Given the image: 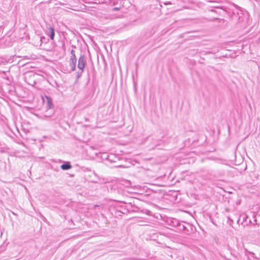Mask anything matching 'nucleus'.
I'll return each instance as SVG.
<instances>
[{
    "label": "nucleus",
    "mask_w": 260,
    "mask_h": 260,
    "mask_svg": "<svg viewBox=\"0 0 260 260\" xmlns=\"http://www.w3.org/2000/svg\"><path fill=\"white\" fill-rule=\"evenodd\" d=\"M70 67L71 68L72 71H74L76 70L77 59H70Z\"/></svg>",
    "instance_id": "obj_5"
},
{
    "label": "nucleus",
    "mask_w": 260,
    "mask_h": 260,
    "mask_svg": "<svg viewBox=\"0 0 260 260\" xmlns=\"http://www.w3.org/2000/svg\"><path fill=\"white\" fill-rule=\"evenodd\" d=\"M47 35L50 37L51 40H53L55 36L54 29L52 27H49L48 28Z\"/></svg>",
    "instance_id": "obj_2"
},
{
    "label": "nucleus",
    "mask_w": 260,
    "mask_h": 260,
    "mask_svg": "<svg viewBox=\"0 0 260 260\" xmlns=\"http://www.w3.org/2000/svg\"><path fill=\"white\" fill-rule=\"evenodd\" d=\"M86 63V57L84 54H81L78 59L77 67L79 69V71L77 72V78L78 79L81 76L84 71V69L85 68Z\"/></svg>",
    "instance_id": "obj_1"
},
{
    "label": "nucleus",
    "mask_w": 260,
    "mask_h": 260,
    "mask_svg": "<svg viewBox=\"0 0 260 260\" xmlns=\"http://www.w3.org/2000/svg\"><path fill=\"white\" fill-rule=\"evenodd\" d=\"M47 99V109H52L54 107V105L52 102V99L51 98L46 96Z\"/></svg>",
    "instance_id": "obj_4"
},
{
    "label": "nucleus",
    "mask_w": 260,
    "mask_h": 260,
    "mask_svg": "<svg viewBox=\"0 0 260 260\" xmlns=\"http://www.w3.org/2000/svg\"><path fill=\"white\" fill-rule=\"evenodd\" d=\"M165 5H171V3L169 2L165 3Z\"/></svg>",
    "instance_id": "obj_10"
},
{
    "label": "nucleus",
    "mask_w": 260,
    "mask_h": 260,
    "mask_svg": "<svg viewBox=\"0 0 260 260\" xmlns=\"http://www.w3.org/2000/svg\"><path fill=\"white\" fill-rule=\"evenodd\" d=\"M247 218V216H246L245 217H243V222L245 221Z\"/></svg>",
    "instance_id": "obj_11"
},
{
    "label": "nucleus",
    "mask_w": 260,
    "mask_h": 260,
    "mask_svg": "<svg viewBox=\"0 0 260 260\" xmlns=\"http://www.w3.org/2000/svg\"><path fill=\"white\" fill-rule=\"evenodd\" d=\"M46 39L44 37H41V38H40V41L42 43L43 42L46 43Z\"/></svg>",
    "instance_id": "obj_7"
},
{
    "label": "nucleus",
    "mask_w": 260,
    "mask_h": 260,
    "mask_svg": "<svg viewBox=\"0 0 260 260\" xmlns=\"http://www.w3.org/2000/svg\"><path fill=\"white\" fill-rule=\"evenodd\" d=\"M71 57H70V59H77L76 58V55H75V51L74 50H72L71 51Z\"/></svg>",
    "instance_id": "obj_6"
},
{
    "label": "nucleus",
    "mask_w": 260,
    "mask_h": 260,
    "mask_svg": "<svg viewBox=\"0 0 260 260\" xmlns=\"http://www.w3.org/2000/svg\"><path fill=\"white\" fill-rule=\"evenodd\" d=\"M72 166L70 164V162H66L64 164H63L61 165L60 168L62 170H68L72 168Z\"/></svg>",
    "instance_id": "obj_3"
},
{
    "label": "nucleus",
    "mask_w": 260,
    "mask_h": 260,
    "mask_svg": "<svg viewBox=\"0 0 260 260\" xmlns=\"http://www.w3.org/2000/svg\"><path fill=\"white\" fill-rule=\"evenodd\" d=\"M250 254H251V255H254V253L253 252H248Z\"/></svg>",
    "instance_id": "obj_12"
},
{
    "label": "nucleus",
    "mask_w": 260,
    "mask_h": 260,
    "mask_svg": "<svg viewBox=\"0 0 260 260\" xmlns=\"http://www.w3.org/2000/svg\"><path fill=\"white\" fill-rule=\"evenodd\" d=\"M73 48H76V47L74 45H72Z\"/></svg>",
    "instance_id": "obj_13"
},
{
    "label": "nucleus",
    "mask_w": 260,
    "mask_h": 260,
    "mask_svg": "<svg viewBox=\"0 0 260 260\" xmlns=\"http://www.w3.org/2000/svg\"><path fill=\"white\" fill-rule=\"evenodd\" d=\"M173 135H174L173 134H171V135L167 134V135H166V136H168L169 138H171L173 136Z\"/></svg>",
    "instance_id": "obj_9"
},
{
    "label": "nucleus",
    "mask_w": 260,
    "mask_h": 260,
    "mask_svg": "<svg viewBox=\"0 0 260 260\" xmlns=\"http://www.w3.org/2000/svg\"><path fill=\"white\" fill-rule=\"evenodd\" d=\"M119 8H117V7H114L113 10V11H118L119 10Z\"/></svg>",
    "instance_id": "obj_8"
}]
</instances>
